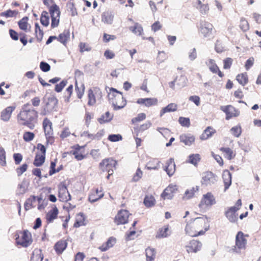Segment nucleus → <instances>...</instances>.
Listing matches in <instances>:
<instances>
[{
	"label": "nucleus",
	"instance_id": "b1692460",
	"mask_svg": "<svg viewBox=\"0 0 261 261\" xmlns=\"http://www.w3.org/2000/svg\"><path fill=\"white\" fill-rule=\"evenodd\" d=\"M137 103L139 105H144L147 107L154 106L158 105V99L156 98H139Z\"/></svg>",
	"mask_w": 261,
	"mask_h": 261
},
{
	"label": "nucleus",
	"instance_id": "f03ea898",
	"mask_svg": "<svg viewBox=\"0 0 261 261\" xmlns=\"http://www.w3.org/2000/svg\"><path fill=\"white\" fill-rule=\"evenodd\" d=\"M210 222L206 216L191 219L186 225V232L192 237L203 235L209 229Z\"/></svg>",
	"mask_w": 261,
	"mask_h": 261
},
{
	"label": "nucleus",
	"instance_id": "4468645a",
	"mask_svg": "<svg viewBox=\"0 0 261 261\" xmlns=\"http://www.w3.org/2000/svg\"><path fill=\"white\" fill-rule=\"evenodd\" d=\"M220 110L226 114V119L229 120L233 117H237L240 115V111L232 105L221 106Z\"/></svg>",
	"mask_w": 261,
	"mask_h": 261
},
{
	"label": "nucleus",
	"instance_id": "6e6d98bb",
	"mask_svg": "<svg viewBox=\"0 0 261 261\" xmlns=\"http://www.w3.org/2000/svg\"><path fill=\"white\" fill-rule=\"evenodd\" d=\"M113 21V16L108 12L103 13L102 15V21L105 23L112 24Z\"/></svg>",
	"mask_w": 261,
	"mask_h": 261
},
{
	"label": "nucleus",
	"instance_id": "2f4dec72",
	"mask_svg": "<svg viewBox=\"0 0 261 261\" xmlns=\"http://www.w3.org/2000/svg\"><path fill=\"white\" fill-rule=\"evenodd\" d=\"M73 150L71 151V153L74 155L75 158L77 161H81L85 158L83 155L84 151L81 150L84 149L83 146H81L79 145H76L72 147Z\"/></svg>",
	"mask_w": 261,
	"mask_h": 261
},
{
	"label": "nucleus",
	"instance_id": "6ab92c4d",
	"mask_svg": "<svg viewBox=\"0 0 261 261\" xmlns=\"http://www.w3.org/2000/svg\"><path fill=\"white\" fill-rule=\"evenodd\" d=\"M202 244L196 240H192L186 245V248L188 253H196L199 251L201 248Z\"/></svg>",
	"mask_w": 261,
	"mask_h": 261
},
{
	"label": "nucleus",
	"instance_id": "49530a36",
	"mask_svg": "<svg viewBox=\"0 0 261 261\" xmlns=\"http://www.w3.org/2000/svg\"><path fill=\"white\" fill-rule=\"evenodd\" d=\"M35 32L37 41L40 42L43 39L44 33L38 23H36L35 24Z\"/></svg>",
	"mask_w": 261,
	"mask_h": 261
},
{
	"label": "nucleus",
	"instance_id": "ddd939ff",
	"mask_svg": "<svg viewBox=\"0 0 261 261\" xmlns=\"http://www.w3.org/2000/svg\"><path fill=\"white\" fill-rule=\"evenodd\" d=\"M132 214L126 210L119 211L114 218V221L117 225H122L128 222V218Z\"/></svg>",
	"mask_w": 261,
	"mask_h": 261
},
{
	"label": "nucleus",
	"instance_id": "de8ad7c7",
	"mask_svg": "<svg viewBox=\"0 0 261 261\" xmlns=\"http://www.w3.org/2000/svg\"><path fill=\"white\" fill-rule=\"evenodd\" d=\"M159 163L158 160L152 159L147 163L146 168L148 170H156L159 167Z\"/></svg>",
	"mask_w": 261,
	"mask_h": 261
},
{
	"label": "nucleus",
	"instance_id": "9d476101",
	"mask_svg": "<svg viewBox=\"0 0 261 261\" xmlns=\"http://www.w3.org/2000/svg\"><path fill=\"white\" fill-rule=\"evenodd\" d=\"M42 126L44 130L46 143L47 144H53L55 142L53 124L47 118H45L42 122Z\"/></svg>",
	"mask_w": 261,
	"mask_h": 261
},
{
	"label": "nucleus",
	"instance_id": "20e7f679",
	"mask_svg": "<svg viewBox=\"0 0 261 261\" xmlns=\"http://www.w3.org/2000/svg\"><path fill=\"white\" fill-rule=\"evenodd\" d=\"M42 1L43 4L48 8L51 19V27H57L59 24L61 13L59 7L56 4L54 0Z\"/></svg>",
	"mask_w": 261,
	"mask_h": 261
},
{
	"label": "nucleus",
	"instance_id": "69168bd1",
	"mask_svg": "<svg viewBox=\"0 0 261 261\" xmlns=\"http://www.w3.org/2000/svg\"><path fill=\"white\" fill-rule=\"evenodd\" d=\"M68 11L70 13L72 16H74L77 14L76 9L73 3H69L67 5Z\"/></svg>",
	"mask_w": 261,
	"mask_h": 261
},
{
	"label": "nucleus",
	"instance_id": "c9c22d12",
	"mask_svg": "<svg viewBox=\"0 0 261 261\" xmlns=\"http://www.w3.org/2000/svg\"><path fill=\"white\" fill-rule=\"evenodd\" d=\"M220 150L223 153V156L228 160H231L236 156V152L229 147H221Z\"/></svg>",
	"mask_w": 261,
	"mask_h": 261
},
{
	"label": "nucleus",
	"instance_id": "3c124183",
	"mask_svg": "<svg viewBox=\"0 0 261 261\" xmlns=\"http://www.w3.org/2000/svg\"><path fill=\"white\" fill-rule=\"evenodd\" d=\"M201 158L199 154H192L189 156L188 162L194 166H197Z\"/></svg>",
	"mask_w": 261,
	"mask_h": 261
},
{
	"label": "nucleus",
	"instance_id": "e433bc0d",
	"mask_svg": "<svg viewBox=\"0 0 261 261\" xmlns=\"http://www.w3.org/2000/svg\"><path fill=\"white\" fill-rule=\"evenodd\" d=\"M86 217L83 213H80L77 214L75 218V222L73 224V227L75 228L84 226L86 224Z\"/></svg>",
	"mask_w": 261,
	"mask_h": 261
},
{
	"label": "nucleus",
	"instance_id": "6e6552de",
	"mask_svg": "<svg viewBox=\"0 0 261 261\" xmlns=\"http://www.w3.org/2000/svg\"><path fill=\"white\" fill-rule=\"evenodd\" d=\"M242 200L238 199L234 206L228 207L225 211V216L229 222L231 223H237L238 220V214L237 212L242 206Z\"/></svg>",
	"mask_w": 261,
	"mask_h": 261
},
{
	"label": "nucleus",
	"instance_id": "774afa93",
	"mask_svg": "<svg viewBox=\"0 0 261 261\" xmlns=\"http://www.w3.org/2000/svg\"><path fill=\"white\" fill-rule=\"evenodd\" d=\"M231 134L236 137H239L242 133L241 127L240 126H236L231 128Z\"/></svg>",
	"mask_w": 261,
	"mask_h": 261
},
{
	"label": "nucleus",
	"instance_id": "8fccbe9b",
	"mask_svg": "<svg viewBox=\"0 0 261 261\" xmlns=\"http://www.w3.org/2000/svg\"><path fill=\"white\" fill-rule=\"evenodd\" d=\"M113 118L109 112H106L98 119V122L102 124L110 122Z\"/></svg>",
	"mask_w": 261,
	"mask_h": 261
},
{
	"label": "nucleus",
	"instance_id": "bb28decb",
	"mask_svg": "<svg viewBox=\"0 0 261 261\" xmlns=\"http://www.w3.org/2000/svg\"><path fill=\"white\" fill-rule=\"evenodd\" d=\"M207 66H208L210 70L213 73L218 74V76L221 78H222L224 76V74L220 70L219 67L216 64L214 60L210 59L208 61Z\"/></svg>",
	"mask_w": 261,
	"mask_h": 261
},
{
	"label": "nucleus",
	"instance_id": "680f3d73",
	"mask_svg": "<svg viewBox=\"0 0 261 261\" xmlns=\"http://www.w3.org/2000/svg\"><path fill=\"white\" fill-rule=\"evenodd\" d=\"M179 124L184 127H189L190 126V120L189 118L180 117L178 119Z\"/></svg>",
	"mask_w": 261,
	"mask_h": 261
},
{
	"label": "nucleus",
	"instance_id": "37998d69",
	"mask_svg": "<svg viewBox=\"0 0 261 261\" xmlns=\"http://www.w3.org/2000/svg\"><path fill=\"white\" fill-rule=\"evenodd\" d=\"M146 261H153L155 258L156 252L154 249L148 247L145 250Z\"/></svg>",
	"mask_w": 261,
	"mask_h": 261
},
{
	"label": "nucleus",
	"instance_id": "052dcab7",
	"mask_svg": "<svg viewBox=\"0 0 261 261\" xmlns=\"http://www.w3.org/2000/svg\"><path fill=\"white\" fill-rule=\"evenodd\" d=\"M168 58V55L164 51H159L156 58L158 62L160 64L164 62Z\"/></svg>",
	"mask_w": 261,
	"mask_h": 261
},
{
	"label": "nucleus",
	"instance_id": "9b49d317",
	"mask_svg": "<svg viewBox=\"0 0 261 261\" xmlns=\"http://www.w3.org/2000/svg\"><path fill=\"white\" fill-rule=\"evenodd\" d=\"M37 152L33 161V165L36 167H40L44 163L46 158V148L41 143H38L36 147Z\"/></svg>",
	"mask_w": 261,
	"mask_h": 261
},
{
	"label": "nucleus",
	"instance_id": "39448f33",
	"mask_svg": "<svg viewBox=\"0 0 261 261\" xmlns=\"http://www.w3.org/2000/svg\"><path fill=\"white\" fill-rule=\"evenodd\" d=\"M15 237L16 245L22 247L27 248L33 243L32 234L27 229L16 231Z\"/></svg>",
	"mask_w": 261,
	"mask_h": 261
},
{
	"label": "nucleus",
	"instance_id": "79ce46f5",
	"mask_svg": "<svg viewBox=\"0 0 261 261\" xmlns=\"http://www.w3.org/2000/svg\"><path fill=\"white\" fill-rule=\"evenodd\" d=\"M70 33L69 31L64 30L63 33H61L57 37V40L64 45H66L67 42L69 39Z\"/></svg>",
	"mask_w": 261,
	"mask_h": 261
},
{
	"label": "nucleus",
	"instance_id": "1a4fd4ad",
	"mask_svg": "<svg viewBox=\"0 0 261 261\" xmlns=\"http://www.w3.org/2000/svg\"><path fill=\"white\" fill-rule=\"evenodd\" d=\"M102 92L98 87H94L88 91V102L89 106H94L97 101H100L102 98Z\"/></svg>",
	"mask_w": 261,
	"mask_h": 261
},
{
	"label": "nucleus",
	"instance_id": "7c9ffc66",
	"mask_svg": "<svg viewBox=\"0 0 261 261\" xmlns=\"http://www.w3.org/2000/svg\"><path fill=\"white\" fill-rule=\"evenodd\" d=\"M152 126V123L147 121L139 126L134 127V134L137 136H141V134L145 130L149 129Z\"/></svg>",
	"mask_w": 261,
	"mask_h": 261
},
{
	"label": "nucleus",
	"instance_id": "a878e982",
	"mask_svg": "<svg viewBox=\"0 0 261 261\" xmlns=\"http://www.w3.org/2000/svg\"><path fill=\"white\" fill-rule=\"evenodd\" d=\"M16 106H9L3 110L1 113V119L4 121H8L12 115V113L15 110Z\"/></svg>",
	"mask_w": 261,
	"mask_h": 261
},
{
	"label": "nucleus",
	"instance_id": "5701e85b",
	"mask_svg": "<svg viewBox=\"0 0 261 261\" xmlns=\"http://www.w3.org/2000/svg\"><path fill=\"white\" fill-rule=\"evenodd\" d=\"M67 245L68 243L66 240L62 239L57 242L54 246L56 254L58 255L62 254L67 248Z\"/></svg>",
	"mask_w": 261,
	"mask_h": 261
},
{
	"label": "nucleus",
	"instance_id": "a19ab883",
	"mask_svg": "<svg viewBox=\"0 0 261 261\" xmlns=\"http://www.w3.org/2000/svg\"><path fill=\"white\" fill-rule=\"evenodd\" d=\"M43 255L42 251L40 249H35L32 253L31 261H42Z\"/></svg>",
	"mask_w": 261,
	"mask_h": 261
},
{
	"label": "nucleus",
	"instance_id": "f704fd0d",
	"mask_svg": "<svg viewBox=\"0 0 261 261\" xmlns=\"http://www.w3.org/2000/svg\"><path fill=\"white\" fill-rule=\"evenodd\" d=\"M231 174L230 172L226 170L223 171L222 174V178L224 184V190H227L231 184Z\"/></svg>",
	"mask_w": 261,
	"mask_h": 261
},
{
	"label": "nucleus",
	"instance_id": "f8f14e48",
	"mask_svg": "<svg viewBox=\"0 0 261 261\" xmlns=\"http://www.w3.org/2000/svg\"><path fill=\"white\" fill-rule=\"evenodd\" d=\"M58 196L60 201L62 202H67L71 200V196L64 181L61 182L58 185Z\"/></svg>",
	"mask_w": 261,
	"mask_h": 261
},
{
	"label": "nucleus",
	"instance_id": "dca6fc26",
	"mask_svg": "<svg viewBox=\"0 0 261 261\" xmlns=\"http://www.w3.org/2000/svg\"><path fill=\"white\" fill-rule=\"evenodd\" d=\"M104 196V192L102 188L93 189L89 195L88 199L91 203L95 202L102 198Z\"/></svg>",
	"mask_w": 261,
	"mask_h": 261
},
{
	"label": "nucleus",
	"instance_id": "864d4df0",
	"mask_svg": "<svg viewBox=\"0 0 261 261\" xmlns=\"http://www.w3.org/2000/svg\"><path fill=\"white\" fill-rule=\"evenodd\" d=\"M18 14V11L17 10H8L5 12H2L0 15L6 18L16 17Z\"/></svg>",
	"mask_w": 261,
	"mask_h": 261
},
{
	"label": "nucleus",
	"instance_id": "cd10ccee",
	"mask_svg": "<svg viewBox=\"0 0 261 261\" xmlns=\"http://www.w3.org/2000/svg\"><path fill=\"white\" fill-rule=\"evenodd\" d=\"M164 169L169 176H172L175 172V164L173 159H170L165 163Z\"/></svg>",
	"mask_w": 261,
	"mask_h": 261
},
{
	"label": "nucleus",
	"instance_id": "c756f323",
	"mask_svg": "<svg viewBox=\"0 0 261 261\" xmlns=\"http://www.w3.org/2000/svg\"><path fill=\"white\" fill-rule=\"evenodd\" d=\"M179 140L185 145L190 146L195 142V137L191 134H184L179 136Z\"/></svg>",
	"mask_w": 261,
	"mask_h": 261
},
{
	"label": "nucleus",
	"instance_id": "4c0bfd02",
	"mask_svg": "<svg viewBox=\"0 0 261 261\" xmlns=\"http://www.w3.org/2000/svg\"><path fill=\"white\" fill-rule=\"evenodd\" d=\"M177 110V105L175 103H170L161 109L160 112V116L162 117L166 113L175 112Z\"/></svg>",
	"mask_w": 261,
	"mask_h": 261
},
{
	"label": "nucleus",
	"instance_id": "58836bf2",
	"mask_svg": "<svg viewBox=\"0 0 261 261\" xmlns=\"http://www.w3.org/2000/svg\"><path fill=\"white\" fill-rule=\"evenodd\" d=\"M156 200L152 195H147L145 196L143 203L146 207H151L155 205Z\"/></svg>",
	"mask_w": 261,
	"mask_h": 261
},
{
	"label": "nucleus",
	"instance_id": "c03bdc74",
	"mask_svg": "<svg viewBox=\"0 0 261 261\" xmlns=\"http://www.w3.org/2000/svg\"><path fill=\"white\" fill-rule=\"evenodd\" d=\"M129 30L136 35L140 36L143 33V29L141 24L138 22H135L134 25L129 28Z\"/></svg>",
	"mask_w": 261,
	"mask_h": 261
},
{
	"label": "nucleus",
	"instance_id": "13d9d810",
	"mask_svg": "<svg viewBox=\"0 0 261 261\" xmlns=\"http://www.w3.org/2000/svg\"><path fill=\"white\" fill-rule=\"evenodd\" d=\"M6 151L3 147L0 146V164L2 166L6 165Z\"/></svg>",
	"mask_w": 261,
	"mask_h": 261
},
{
	"label": "nucleus",
	"instance_id": "72a5a7b5",
	"mask_svg": "<svg viewBox=\"0 0 261 261\" xmlns=\"http://www.w3.org/2000/svg\"><path fill=\"white\" fill-rule=\"evenodd\" d=\"M216 130L212 126H207L200 136L201 140H206L216 133Z\"/></svg>",
	"mask_w": 261,
	"mask_h": 261
},
{
	"label": "nucleus",
	"instance_id": "4d7b16f0",
	"mask_svg": "<svg viewBox=\"0 0 261 261\" xmlns=\"http://www.w3.org/2000/svg\"><path fill=\"white\" fill-rule=\"evenodd\" d=\"M146 118V114L144 113H141L138 114L137 117L133 118L131 122L132 124H136L140 121L144 120Z\"/></svg>",
	"mask_w": 261,
	"mask_h": 261
},
{
	"label": "nucleus",
	"instance_id": "a18cd8bd",
	"mask_svg": "<svg viewBox=\"0 0 261 261\" xmlns=\"http://www.w3.org/2000/svg\"><path fill=\"white\" fill-rule=\"evenodd\" d=\"M36 200V196L31 195L29 198L27 199L24 203V208L25 211H28L34 207L33 203Z\"/></svg>",
	"mask_w": 261,
	"mask_h": 261
},
{
	"label": "nucleus",
	"instance_id": "473e14b6",
	"mask_svg": "<svg viewBox=\"0 0 261 261\" xmlns=\"http://www.w3.org/2000/svg\"><path fill=\"white\" fill-rule=\"evenodd\" d=\"M58 162V159L57 158L51 160L50 161L49 170V175L50 176L53 175V174L59 172L61 170H63L64 166L62 164L59 165L57 168H56V166L57 165Z\"/></svg>",
	"mask_w": 261,
	"mask_h": 261
},
{
	"label": "nucleus",
	"instance_id": "c85d7f7f",
	"mask_svg": "<svg viewBox=\"0 0 261 261\" xmlns=\"http://www.w3.org/2000/svg\"><path fill=\"white\" fill-rule=\"evenodd\" d=\"M171 232L169 225L166 224L159 229L155 237L158 239L167 238L170 235Z\"/></svg>",
	"mask_w": 261,
	"mask_h": 261
},
{
	"label": "nucleus",
	"instance_id": "2eb2a0df",
	"mask_svg": "<svg viewBox=\"0 0 261 261\" xmlns=\"http://www.w3.org/2000/svg\"><path fill=\"white\" fill-rule=\"evenodd\" d=\"M218 177L216 174L211 171H206L202 174L201 184L205 186H210L215 184L217 181Z\"/></svg>",
	"mask_w": 261,
	"mask_h": 261
},
{
	"label": "nucleus",
	"instance_id": "f257e3e1",
	"mask_svg": "<svg viewBox=\"0 0 261 261\" xmlns=\"http://www.w3.org/2000/svg\"><path fill=\"white\" fill-rule=\"evenodd\" d=\"M38 117V113L29 103L23 105L16 116L17 123L33 129Z\"/></svg>",
	"mask_w": 261,
	"mask_h": 261
},
{
	"label": "nucleus",
	"instance_id": "aec40b11",
	"mask_svg": "<svg viewBox=\"0 0 261 261\" xmlns=\"http://www.w3.org/2000/svg\"><path fill=\"white\" fill-rule=\"evenodd\" d=\"M117 243V239L114 237H109L106 242L102 243L98 249L102 252H105L113 247Z\"/></svg>",
	"mask_w": 261,
	"mask_h": 261
},
{
	"label": "nucleus",
	"instance_id": "423d86ee",
	"mask_svg": "<svg viewBox=\"0 0 261 261\" xmlns=\"http://www.w3.org/2000/svg\"><path fill=\"white\" fill-rule=\"evenodd\" d=\"M117 162L112 158H106L102 160L99 164V170L100 174L106 173V178L109 179L111 175L113 174L114 170L116 168Z\"/></svg>",
	"mask_w": 261,
	"mask_h": 261
},
{
	"label": "nucleus",
	"instance_id": "338daca9",
	"mask_svg": "<svg viewBox=\"0 0 261 261\" xmlns=\"http://www.w3.org/2000/svg\"><path fill=\"white\" fill-rule=\"evenodd\" d=\"M80 51L81 53H83L84 51H89L91 50V47L89 46V45L86 43L81 42L79 44Z\"/></svg>",
	"mask_w": 261,
	"mask_h": 261
},
{
	"label": "nucleus",
	"instance_id": "7ed1b4c3",
	"mask_svg": "<svg viewBox=\"0 0 261 261\" xmlns=\"http://www.w3.org/2000/svg\"><path fill=\"white\" fill-rule=\"evenodd\" d=\"M108 93V98L112 104L114 110H118L124 108L126 105V100L124 98L122 93L114 88L106 87Z\"/></svg>",
	"mask_w": 261,
	"mask_h": 261
},
{
	"label": "nucleus",
	"instance_id": "412c9836",
	"mask_svg": "<svg viewBox=\"0 0 261 261\" xmlns=\"http://www.w3.org/2000/svg\"><path fill=\"white\" fill-rule=\"evenodd\" d=\"M9 34L11 38L13 40L17 41L20 36V41L22 44L25 46L28 42L27 35L23 33H20L19 34L13 29L9 30Z\"/></svg>",
	"mask_w": 261,
	"mask_h": 261
},
{
	"label": "nucleus",
	"instance_id": "5fc2aeb1",
	"mask_svg": "<svg viewBox=\"0 0 261 261\" xmlns=\"http://www.w3.org/2000/svg\"><path fill=\"white\" fill-rule=\"evenodd\" d=\"M85 91V86L83 84L79 86L77 82H75V92L79 98L81 99L83 97Z\"/></svg>",
	"mask_w": 261,
	"mask_h": 261
},
{
	"label": "nucleus",
	"instance_id": "f3484780",
	"mask_svg": "<svg viewBox=\"0 0 261 261\" xmlns=\"http://www.w3.org/2000/svg\"><path fill=\"white\" fill-rule=\"evenodd\" d=\"M213 29L214 27L212 23L203 21L200 23L199 31L204 37H207L212 34Z\"/></svg>",
	"mask_w": 261,
	"mask_h": 261
},
{
	"label": "nucleus",
	"instance_id": "e2e57ef3",
	"mask_svg": "<svg viewBox=\"0 0 261 261\" xmlns=\"http://www.w3.org/2000/svg\"><path fill=\"white\" fill-rule=\"evenodd\" d=\"M143 172L140 168H138L135 173L134 174L132 181L134 182L138 181L142 177Z\"/></svg>",
	"mask_w": 261,
	"mask_h": 261
},
{
	"label": "nucleus",
	"instance_id": "0e129e2a",
	"mask_svg": "<svg viewBox=\"0 0 261 261\" xmlns=\"http://www.w3.org/2000/svg\"><path fill=\"white\" fill-rule=\"evenodd\" d=\"M35 134L31 132H25L23 134V139L25 142L32 141L35 138Z\"/></svg>",
	"mask_w": 261,
	"mask_h": 261
},
{
	"label": "nucleus",
	"instance_id": "0eeeda50",
	"mask_svg": "<svg viewBox=\"0 0 261 261\" xmlns=\"http://www.w3.org/2000/svg\"><path fill=\"white\" fill-rule=\"evenodd\" d=\"M248 234H245L242 231H239L236 236L235 245L232 250L236 253H241L242 251L245 250L247 244Z\"/></svg>",
	"mask_w": 261,
	"mask_h": 261
},
{
	"label": "nucleus",
	"instance_id": "09e8293b",
	"mask_svg": "<svg viewBox=\"0 0 261 261\" xmlns=\"http://www.w3.org/2000/svg\"><path fill=\"white\" fill-rule=\"evenodd\" d=\"M40 22L44 27H47L49 24V17L46 11H43L41 15Z\"/></svg>",
	"mask_w": 261,
	"mask_h": 261
},
{
	"label": "nucleus",
	"instance_id": "393cba45",
	"mask_svg": "<svg viewBox=\"0 0 261 261\" xmlns=\"http://www.w3.org/2000/svg\"><path fill=\"white\" fill-rule=\"evenodd\" d=\"M59 214V210L56 205H54L51 209L49 210L46 214L45 218L47 223H52L55 219L58 218Z\"/></svg>",
	"mask_w": 261,
	"mask_h": 261
},
{
	"label": "nucleus",
	"instance_id": "603ef678",
	"mask_svg": "<svg viewBox=\"0 0 261 261\" xmlns=\"http://www.w3.org/2000/svg\"><path fill=\"white\" fill-rule=\"evenodd\" d=\"M28 18L24 17L18 22L19 28L25 32L28 30L29 24L28 23Z\"/></svg>",
	"mask_w": 261,
	"mask_h": 261
},
{
	"label": "nucleus",
	"instance_id": "ea45409f",
	"mask_svg": "<svg viewBox=\"0 0 261 261\" xmlns=\"http://www.w3.org/2000/svg\"><path fill=\"white\" fill-rule=\"evenodd\" d=\"M236 80L242 86H245L249 81L247 72L238 74L236 76Z\"/></svg>",
	"mask_w": 261,
	"mask_h": 261
},
{
	"label": "nucleus",
	"instance_id": "bf43d9fd",
	"mask_svg": "<svg viewBox=\"0 0 261 261\" xmlns=\"http://www.w3.org/2000/svg\"><path fill=\"white\" fill-rule=\"evenodd\" d=\"M240 28L244 32L249 30V25L247 20L245 18H241L240 23Z\"/></svg>",
	"mask_w": 261,
	"mask_h": 261
},
{
	"label": "nucleus",
	"instance_id": "4be33fe9",
	"mask_svg": "<svg viewBox=\"0 0 261 261\" xmlns=\"http://www.w3.org/2000/svg\"><path fill=\"white\" fill-rule=\"evenodd\" d=\"M177 190L176 186L170 185L164 190L161 194V197L164 200L171 199Z\"/></svg>",
	"mask_w": 261,
	"mask_h": 261
},
{
	"label": "nucleus",
	"instance_id": "a211bd4d",
	"mask_svg": "<svg viewBox=\"0 0 261 261\" xmlns=\"http://www.w3.org/2000/svg\"><path fill=\"white\" fill-rule=\"evenodd\" d=\"M216 200L214 195L211 192H208L203 195V197L199 204L200 207L204 206H211L215 204Z\"/></svg>",
	"mask_w": 261,
	"mask_h": 261
}]
</instances>
